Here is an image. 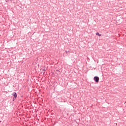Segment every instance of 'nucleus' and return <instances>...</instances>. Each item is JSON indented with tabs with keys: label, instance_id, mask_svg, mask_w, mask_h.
<instances>
[{
	"label": "nucleus",
	"instance_id": "f03ea898",
	"mask_svg": "<svg viewBox=\"0 0 126 126\" xmlns=\"http://www.w3.org/2000/svg\"><path fill=\"white\" fill-rule=\"evenodd\" d=\"M12 95L14 97V98H17V94L16 93L14 92L12 94Z\"/></svg>",
	"mask_w": 126,
	"mask_h": 126
},
{
	"label": "nucleus",
	"instance_id": "f257e3e1",
	"mask_svg": "<svg viewBox=\"0 0 126 126\" xmlns=\"http://www.w3.org/2000/svg\"><path fill=\"white\" fill-rule=\"evenodd\" d=\"M100 79L99 78V77H98V76H95V77H94V80L95 81V82H99V80Z\"/></svg>",
	"mask_w": 126,
	"mask_h": 126
},
{
	"label": "nucleus",
	"instance_id": "20e7f679",
	"mask_svg": "<svg viewBox=\"0 0 126 126\" xmlns=\"http://www.w3.org/2000/svg\"><path fill=\"white\" fill-rule=\"evenodd\" d=\"M15 99H16V98L13 97V101L15 100Z\"/></svg>",
	"mask_w": 126,
	"mask_h": 126
},
{
	"label": "nucleus",
	"instance_id": "39448f33",
	"mask_svg": "<svg viewBox=\"0 0 126 126\" xmlns=\"http://www.w3.org/2000/svg\"><path fill=\"white\" fill-rule=\"evenodd\" d=\"M66 54H67V51H65Z\"/></svg>",
	"mask_w": 126,
	"mask_h": 126
},
{
	"label": "nucleus",
	"instance_id": "7ed1b4c3",
	"mask_svg": "<svg viewBox=\"0 0 126 126\" xmlns=\"http://www.w3.org/2000/svg\"><path fill=\"white\" fill-rule=\"evenodd\" d=\"M96 35H97L98 36H101V35L100 33H99V32H96Z\"/></svg>",
	"mask_w": 126,
	"mask_h": 126
}]
</instances>
